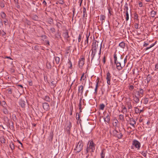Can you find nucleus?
<instances>
[{
    "label": "nucleus",
    "mask_w": 158,
    "mask_h": 158,
    "mask_svg": "<svg viewBox=\"0 0 158 158\" xmlns=\"http://www.w3.org/2000/svg\"><path fill=\"white\" fill-rule=\"evenodd\" d=\"M103 119L106 123H110V116L108 114H106V117L103 118Z\"/></svg>",
    "instance_id": "obj_13"
},
{
    "label": "nucleus",
    "mask_w": 158,
    "mask_h": 158,
    "mask_svg": "<svg viewBox=\"0 0 158 158\" xmlns=\"http://www.w3.org/2000/svg\"><path fill=\"white\" fill-rule=\"evenodd\" d=\"M72 127L71 123L70 122H69L68 123L67 127L65 128V130L67 132V133L68 134H69L70 133V130L71 128Z\"/></svg>",
    "instance_id": "obj_9"
},
{
    "label": "nucleus",
    "mask_w": 158,
    "mask_h": 158,
    "mask_svg": "<svg viewBox=\"0 0 158 158\" xmlns=\"http://www.w3.org/2000/svg\"><path fill=\"white\" fill-rule=\"evenodd\" d=\"M92 49H101L102 48V43L94 40L93 42L92 45Z\"/></svg>",
    "instance_id": "obj_5"
},
{
    "label": "nucleus",
    "mask_w": 158,
    "mask_h": 158,
    "mask_svg": "<svg viewBox=\"0 0 158 158\" xmlns=\"http://www.w3.org/2000/svg\"><path fill=\"white\" fill-rule=\"evenodd\" d=\"M124 10H126V12L127 13V11H128V7L127 6V3L125 4V5L124 6Z\"/></svg>",
    "instance_id": "obj_45"
},
{
    "label": "nucleus",
    "mask_w": 158,
    "mask_h": 158,
    "mask_svg": "<svg viewBox=\"0 0 158 158\" xmlns=\"http://www.w3.org/2000/svg\"><path fill=\"white\" fill-rule=\"evenodd\" d=\"M141 154H142V155L144 157H146V155H147L146 152H142Z\"/></svg>",
    "instance_id": "obj_57"
},
{
    "label": "nucleus",
    "mask_w": 158,
    "mask_h": 158,
    "mask_svg": "<svg viewBox=\"0 0 158 158\" xmlns=\"http://www.w3.org/2000/svg\"><path fill=\"white\" fill-rule=\"evenodd\" d=\"M105 105L103 104H102L100 105V109L102 110H103L105 107Z\"/></svg>",
    "instance_id": "obj_49"
},
{
    "label": "nucleus",
    "mask_w": 158,
    "mask_h": 158,
    "mask_svg": "<svg viewBox=\"0 0 158 158\" xmlns=\"http://www.w3.org/2000/svg\"><path fill=\"white\" fill-rule=\"evenodd\" d=\"M127 106L129 109H131L132 108V106L131 103H128L127 104Z\"/></svg>",
    "instance_id": "obj_47"
},
{
    "label": "nucleus",
    "mask_w": 158,
    "mask_h": 158,
    "mask_svg": "<svg viewBox=\"0 0 158 158\" xmlns=\"http://www.w3.org/2000/svg\"><path fill=\"white\" fill-rule=\"evenodd\" d=\"M50 30L52 33H54L55 32V29L53 27L51 28Z\"/></svg>",
    "instance_id": "obj_51"
},
{
    "label": "nucleus",
    "mask_w": 158,
    "mask_h": 158,
    "mask_svg": "<svg viewBox=\"0 0 158 158\" xmlns=\"http://www.w3.org/2000/svg\"><path fill=\"white\" fill-rule=\"evenodd\" d=\"M56 81H52L51 82V85L54 87L56 86Z\"/></svg>",
    "instance_id": "obj_30"
},
{
    "label": "nucleus",
    "mask_w": 158,
    "mask_h": 158,
    "mask_svg": "<svg viewBox=\"0 0 158 158\" xmlns=\"http://www.w3.org/2000/svg\"><path fill=\"white\" fill-rule=\"evenodd\" d=\"M139 27V23H135L134 25L135 28L136 29H138V28Z\"/></svg>",
    "instance_id": "obj_54"
},
{
    "label": "nucleus",
    "mask_w": 158,
    "mask_h": 158,
    "mask_svg": "<svg viewBox=\"0 0 158 158\" xmlns=\"http://www.w3.org/2000/svg\"><path fill=\"white\" fill-rule=\"evenodd\" d=\"M96 144L94 143L92 140H89L87 144L86 148V153H88L90 150V152H94L95 149Z\"/></svg>",
    "instance_id": "obj_2"
},
{
    "label": "nucleus",
    "mask_w": 158,
    "mask_h": 158,
    "mask_svg": "<svg viewBox=\"0 0 158 158\" xmlns=\"http://www.w3.org/2000/svg\"><path fill=\"white\" fill-rule=\"evenodd\" d=\"M87 16V14H86V8H85V7H84L83 8V17H86Z\"/></svg>",
    "instance_id": "obj_20"
},
{
    "label": "nucleus",
    "mask_w": 158,
    "mask_h": 158,
    "mask_svg": "<svg viewBox=\"0 0 158 158\" xmlns=\"http://www.w3.org/2000/svg\"><path fill=\"white\" fill-rule=\"evenodd\" d=\"M111 78V76L110 73L108 72L106 74V79L107 81V83L108 85H110V81Z\"/></svg>",
    "instance_id": "obj_8"
},
{
    "label": "nucleus",
    "mask_w": 158,
    "mask_h": 158,
    "mask_svg": "<svg viewBox=\"0 0 158 158\" xmlns=\"http://www.w3.org/2000/svg\"><path fill=\"white\" fill-rule=\"evenodd\" d=\"M113 135L114 136L119 139H121L123 137V134L120 131H118L116 130H114L113 131Z\"/></svg>",
    "instance_id": "obj_6"
},
{
    "label": "nucleus",
    "mask_w": 158,
    "mask_h": 158,
    "mask_svg": "<svg viewBox=\"0 0 158 158\" xmlns=\"http://www.w3.org/2000/svg\"><path fill=\"white\" fill-rule=\"evenodd\" d=\"M139 6L140 7H142L143 6V4L142 2H138Z\"/></svg>",
    "instance_id": "obj_56"
},
{
    "label": "nucleus",
    "mask_w": 158,
    "mask_h": 158,
    "mask_svg": "<svg viewBox=\"0 0 158 158\" xmlns=\"http://www.w3.org/2000/svg\"><path fill=\"white\" fill-rule=\"evenodd\" d=\"M43 107L44 110L46 111H47L50 109L49 105L47 103L45 102L43 103Z\"/></svg>",
    "instance_id": "obj_11"
},
{
    "label": "nucleus",
    "mask_w": 158,
    "mask_h": 158,
    "mask_svg": "<svg viewBox=\"0 0 158 158\" xmlns=\"http://www.w3.org/2000/svg\"><path fill=\"white\" fill-rule=\"evenodd\" d=\"M82 33H80L79 34L78 37V42H82L81 41L82 40Z\"/></svg>",
    "instance_id": "obj_27"
},
{
    "label": "nucleus",
    "mask_w": 158,
    "mask_h": 158,
    "mask_svg": "<svg viewBox=\"0 0 158 158\" xmlns=\"http://www.w3.org/2000/svg\"><path fill=\"white\" fill-rule=\"evenodd\" d=\"M55 38H57V39H59L61 38V34L59 32H57L55 34Z\"/></svg>",
    "instance_id": "obj_24"
},
{
    "label": "nucleus",
    "mask_w": 158,
    "mask_h": 158,
    "mask_svg": "<svg viewBox=\"0 0 158 158\" xmlns=\"http://www.w3.org/2000/svg\"><path fill=\"white\" fill-rule=\"evenodd\" d=\"M55 61L56 62V63L57 64H59L60 61V58L58 57H55Z\"/></svg>",
    "instance_id": "obj_28"
},
{
    "label": "nucleus",
    "mask_w": 158,
    "mask_h": 158,
    "mask_svg": "<svg viewBox=\"0 0 158 158\" xmlns=\"http://www.w3.org/2000/svg\"><path fill=\"white\" fill-rule=\"evenodd\" d=\"M149 101L148 98H144V104H147Z\"/></svg>",
    "instance_id": "obj_46"
},
{
    "label": "nucleus",
    "mask_w": 158,
    "mask_h": 158,
    "mask_svg": "<svg viewBox=\"0 0 158 158\" xmlns=\"http://www.w3.org/2000/svg\"><path fill=\"white\" fill-rule=\"evenodd\" d=\"M135 112L136 114H138L139 113V110L138 108L137 107H135Z\"/></svg>",
    "instance_id": "obj_44"
},
{
    "label": "nucleus",
    "mask_w": 158,
    "mask_h": 158,
    "mask_svg": "<svg viewBox=\"0 0 158 158\" xmlns=\"http://www.w3.org/2000/svg\"><path fill=\"white\" fill-rule=\"evenodd\" d=\"M106 17L105 15H101L100 17V20L102 21V24L104 22L103 21L105 20Z\"/></svg>",
    "instance_id": "obj_26"
},
{
    "label": "nucleus",
    "mask_w": 158,
    "mask_h": 158,
    "mask_svg": "<svg viewBox=\"0 0 158 158\" xmlns=\"http://www.w3.org/2000/svg\"><path fill=\"white\" fill-rule=\"evenodd\" d=\"M156 14V12L154 10H152L151 12V16L152 17H154Z\"/></svg>",
    "instance_id": "obj_29"
},
{
    "label": "nucleus",
    "mask_w": 158,
    "mask_h": 158,
    "mask_svg": "<svg viewBox=\"0 0 158 158\" xmlns=\"http://www.w3.org/2000/svg\"><path fill=\"white\" fill-rule=\"evenodd\" d=\"M5 1L4 0H0V6L1 8H3L5 6Z\"/></svg>",
    "instance_id": "obj_23"
},
{
    "label": "nucleus",
    "mask_w": 158,
    "mask_h": 158,
    "mask_svg": "<svg viewBox=\"0 0 158 158\" xmlns=\"http://www.w3.org/2000/svg\"><path fill=\"white\" fill-rule=\"evenodd\" d=\"M156 41H155L154 43L152 44L150 46H148L147 47L145 48V49H149L152 48V47L153 46L155 45V44H156Z\"/></svg>",
    "instance_id": "obj_34"
},
{
    "label": "nucleus",
    "mask_w": 158,
    "mask_h": 158,
    "mask_svg": "<svg viewBox=\"0 0 158 158\" xmlns=\"http://www.w3.org/2000/svg\"><path fill=\"white\" fill-rule=\"evenodd\" d=\"M116 65V68L119 70H121L123 67L121 66V64L120 62H116L115 64Z\"/></svg>",
    "instance_id": "obj_18"
},
{
    "label": "nucleus",
    "mask_w": 158,
    "mask_h": 158,
    "mask_svg": "<svg viewBox=\"0 0 158 158\" xmlns=\"http://www.w3.org/2000/svg\"><path fill=\"white\" fill-rule=\"evenodd\" d=\"M63 36L64 38V40L66 42L69 43L70 42L71 39L70 36L69 35V33L68 31H67L66 32L63 33Z\"/></svg>",
    "instance_id": "obj_7"
},
{
    "label": "nucleus",
    "mask_w": 158,
    "mask_h": 158,
    "mask_svg": "<svg viewBox=\"0 0 158 158\" xmlns=\"http://www.w3.org/2000/svg\"><path fill=\"white\" fill-rule=\"evenodd\" d=\"M130 124L133 127H135V125L136 124V122L135 119L133 118H131L130 119Z\"/></svg>",
    "instance_id": "obj_16"
},
{
    "label": "nucleus",
    "mask_w": 158,
    "mask_h": 158,
    "mask_svg": "<svg viewBox=\"0 0 158 158\" xmlns=\"http://www.w3.org/2000/svg\"><path fill=\"white\" fill-rule=\"evenodd\" d=\"M80 117V115L78 113H77L76 115V118L77 120H79Z\"/></svg>",
    "instance_id": "obj_50"
},
{
    "label": "nucleus",
    "mask_w": 158,
    "mask_h": 158,
    "mask_svg": "<svg viewBox=\"0 0 158 158\" xmlns=\"http://www.w3.org/2000/svg\"><path fill=\"white\" fill-rule=\"evenodd\" d=\"M88 40L89 39H86L85 40L84 46L83 48H85L87 47L88 46Z\"/></svg>",
    "instance_id": "obj_22"
},
{
    "label": "nucleus",
    "mask_w": 158,
    "mask_h": 158,
    "mask_svg": "<svg viewBox=\"0 0 158 158\" xmlns=\"http://www.w3.org/2000/svg\"><path fill=\"white\" fill-rule=\"evenodd\" d=\"M144 94V90L142 89H140L139 91L137 92V95L139 97H142Z\"/></svg>",
    "instance_id": "obj_12"
},
{
    "label": "nucleus",
    "mask_w": 158,
    "mask_h": 158,
    "mask_svg": "<svg viewBox=\"0 0 158 158\" xmlns=\"http://www.w3.org/2000/svg\"><path fill=\"white\" fill-rule=\"evenodd\" d=\"M76 148L74 150L76 151V153H78L83 149V143L82 141L80 140L78 143H76Z\"/></svg>",
    "instance_id": "obj_4"
},
{
    "label": "nucleus",
    "mask_w": 158,
    "mask_h": 158,
    "mask_svg": "<svg viewBox=\"0 0 158 158\" xmlns=\"http://www.w3.org/2000/svg\"><path fill=\"white\" fill-rule=\"evenodd\" d=\"M5 19V20L4 21V24L6 26V25L7 24H6V23L7 22H8V19H7L6 18L5 19Z\"/></svg>",
    "instance_id": "obj_59"
},
{
    "label": "nucleus",
    "mask_w": 158,
    "mask_h": 158,
    "mask_svg": "<svg viewBox=\"0 0 158 158\" xmlns=\"http://www.w3.org/2000/svg\"><path fill=\"white\" fill-rule=\"evenodd\" d=\"M108 10L109 11V13L110 14V16L112 14V12L111 11L110 9L109 8L108 9Z\"/></svg>",
    "instance_id": "obj_58"
},
{
    "label": "nucleus",
    "mask_w": 158,
    "mask_h": 158,
    "mask_svg": "<svg viewBox=\"0 0 158 158\" xmlns=\"http://www.w3.org/2000/svg\"><path fill=\"white\" fill-rule=\"evenodd\" d=\"M81 100H82V98H81L80 99L79 103V109H80L81 110L80 111H81Z\"/></svg>",
    "instance_id": "obj_40"
},
{
    "label": "nucleus",
    "mask_w": 158,
    "mask_h": 158,
    "mask_svg": "<svg viewBox=\"0 0 158 158\" xmlns=\"http://www.w3.org/2000/svg\"><path fill=\"white\" fill-rule=\"evenodd\" d=\"M69 65V68L70 69H71L72 67V62H71V61H70V60H69V61L68 62Z\"/></svg>",
    "instance_id": "obj_53"
},
{
    "label": "nucleus",
    "mask_w": 158,
    "mask_h": 158,
    "mask_svg": "<svg viewBox=\"0 0 158 158\" xmlns=\"http://www.w3.org/2000/svg\"><path fill=\"white\" fill-rule=\"evenodd\" d=\"M105 152H104L103 150H102L100 154L101 158H104L105 156Z\"/></svg>",
    "instance_id": "obj_35"
},
{
    "label": "nucleus",
    "mask_w": 158,
    "mask_h": 158,
    "mask_svg": "<svg viewBox=\"0 0 158 158\" xmlns=\"http://www.w3.org/2000/svg\"><path fill=\"white\" fill-rule=\"evenodd\" d=\"M73 16H74V13H75V8H73Z\"/></svg>",
    "instance_id": "obj_62"
},
{
    "label": "nucleus",
    "mask_w": 158,
    "mask_h": 158,
    "mask_svg": "<svg viewBox=\"0 0 158 158\" xmlns=\"http://www.w3.org/2000/svg\"><path fill=\"white\" fill-rule=\"evenodd\" d=\"M114 123H113L114 126L115 127H117L118 126V121L116 118L114 119Z\"/></svg>",
    "instance_id": "obj_21"
},
{
    "label": "nucleus",
    "mask_w": 158,
    "mask_h": 158,
    "mask_svg": "<svg viewBox=\"0 0 158 158\" xmlns=\"http://www.w3.org/2000/svg\"><path fill=\"white\" fill-rule=\"evenodd\" d=\"M29 84L30 85L32 86L33 85V83L32 82V81H29Z\"/></svg>",
    "instance_id": "obj_64"
},
{
    "label": "nucleus",
    "mask_w": 158,
    "mask_h": 158,
    "mask_svg": "<svg viewBox=\"0 0 158 158\" xmlns=\"http://www.w3.org/2000/svg\"><path fill=\"white\" fill-rule=\"evenodd\" d=\"M123 112H125V113H127V109L124 106V107H123Z\"/></svg>",
    "instance_id": "obj_55"
},
{
    "label": "nucleus",
    "mask_w": 158,
    "mask_h": 158,
    "mask_svg": "<svg viewBox=\"0 0 158 158\" xmlns=\"http://www.w3.org/2000/svg\"><path fill=\"white\" fill-rule=\"evenodd\" d=\"M119 46L122 48H124L125 47V44L123 42H122L119 44Z\"/></svg>",
    "instance_id": "obj_36"
},
{
    "label": "nucleus",
    "mask_w": 158,
    "mask_h": 158,
    "mask_svg": "<svg viewBox=\"0 0 158 158\" xmlns=\"http://www.w3.org/2000/svg\"><path fill=\"white\" fill-rule=\"evenodd\" d=\"M0 33L2 34L3 37L5 38L6 37V33L3 31H1L0 30Z\"/></svg>",
    "instance_id": "obj_43"
},
{
    "label": "nucleus",
    "mask_w": 158,
    "mask_h": 158,
    "mask_svg": "<svg viewBox=\"0 0 158 158\" xmlns=\"http://www.w3.org/2000/svg\"><path fill=\"white\" fill-rule=\"evenodd\" d=\"M139 97H138L137 96H135L134 97L133 100L136 103H138L139 102Z\"/></svg>",
    "instance_id": "obj_19"
},
{
    "label": "nucleus",
    "mask_w": 158,
    "mask_h": 158,
    "mask_svg": "<svg viewBox=\"0 0 158 158\" xmlns=\"http://www.w3.org/2000/svg\"><path fill=\"white\" fill-rule=\"evenodd\" d=\"M3 110V113L6 114H8L9 113V111L6 107H4Z\"/></svg>",
    "instance_id": "obj_33"
},
{
    "label": "nucleus",
    "mask_w": 158,
    "mask_h": 158,
    "mask_svg": "<svg viewBox=\"0 0 158 158\" xmlns=\"http://www.w3.org/2000/svg\"><path fill=\"white\" fill-rule=\"evenodd\" d=\"M84 88L82 85L79 86L78 88V93H81V94L82 95Z\"/></svg>",
    "instance_id": "obj_14"
},
{
    "label": "nucleus",
    "mask_w": 158,
    "mask_h": 158,
    "mask_svg": "<svg viewBox=\"0 0 158 158\" xmlns=\"http://www.w3.org/2000/svg\"><path fill=\"white\" fill-rule=\"evenodd\" d=\"M99 81V78L98 77V79L96 81V86H95V89L94 90V93L95 94L97 95V91L98 87V84Z\"/></svg>",
    "instance_id": "obj_15"
},
{
    "label": "nucleus",
    "mask_w": 158,
    "mask_h": 158,
    "mask_svg": "<svg viewBox=\"0 0 158 158\" xmlns=\"http://www.w3.org/2000/svg\"><path fill=\"white\" fill-rule=\"evenodd\" d=\"M116 51L114 52V61L115 64H116V62L117 60V56L116 54Z\"/></svg>",
    "instance_id": "obj_31"
},
{
    "label": "nucleus",
    "mask_w": 158,
    "mask_h": 158,
    "mask_svg": "<svg viewBox=\"0 0 158 158\" xmlns=\"http://www.w3.org/2000/svg\"><path fill=\"white\" fill-rule=\"evenodd\" d=\"M158 69V64H157L155 65V70H157Z\"/></svg>",
    "instance_id": "obj_60"
},
{
    "label": "nucleus",
    "mask_w": 158,
    "mask_h": 158,
    "mask_svg": "<svg viewBox=\"0 0 158 158\" xmlns=\"http://www.w3.org/2000/svg\"><path fill=\"white\" fill-rule=\"evenodd\" d=\"M9 146L12 150L14 149L15 146L13 143H10L9 145Z\"/></svg>",
    "instance_id": "obj_41"
},
{
    "label": "nucleus",
    "mask_w": 158,
    "mask_h": 158,
    "mask_svg": "<svg viewBox=\"0 0 158 158\" xmlns=\"http://www.w3.org/2000/svg\"><path fill=\"white\" fill-rule=\"evenodd\" d=\"M101 50L97 52V50H91L90 51L89 54L91 53V63L93 61L94 57H96L94 60V63L96 65H98L100 62V55L101 53Z\"/></svg>",
    "instance_id": "obj_1"
},
{
    "label": "nucleus",
    "mask_w": 158,
    "mask_h": 158,
    "mask_svg": "<svg viewBox=\"0 0 158 158\" xmlns=\"http://www.w3.org/2000/svg\"><path fill=\"white\" fill-rule=\"evenodd\" d=\"M83 0H79V3H80V6H81Z\"/></svg>",
    "instance_id": "obj_63"
},
{
    "label": "nucleus",
    "mask_w": 158,
    "mask_h": 158,
    "mask_svg": "<svg viewBox=\"0 0 158 158\" xmlns=\"http://www.w3.org/2000/svg\"><path fill=\"white\" fill-rule=\"evenodd\" d=\"M42 4L44 6L47 5V3L45 0H43L42 2Z\"/></svg>",
    "instance_id": "obj_61"
},
{
    "label": "nucleus",
    "mask_w": 158,
    "mask_h": 158,
    "mask_svg": "<svg viewBox=\"0 0 158 158\" xmlns=\"http://www.w3.org/2000/svg\"><path fill=\"white\" fill-rule=\"evenodd\" d=\"M1 105L3 107V108L6 107V106H7L6 103L4 101H3L1 102Z\"/></svg>",
    "instance_id": "obj_42"
},
{
    "label": "nucleus",
    "mask_w": 158,
    "mask_h": 158,
    "mask_svg": "<svg viewBox=\"0 0 158 158\" xmlns=\"http://www.w3.org/2000/svg\"><path fill=\"white\" fill-rule=\"evenodd\" d=\"M32 18L33 20L36 21L38 20L39 19L38 16L36 15H33L32 17Z\"/></svg>",
    "instance_id": "obj_39"
},
{
    "label": "nucleus",
    "mask_w": 158,
    "mask_h": 158,
    "mask_svg": "<svg viewBox=\"0 0 158 158\" xmlns=\"http://www.w3.org/2000/svg\"><path fill=\"white\" fill-rule=\"evenodd\" d=\"M0 15L2 19H4L6 18V15L4 12H1L0 13Z\"/></svg>",
    "instance_id": "obj_25"
},
{
    "label": "nucleus",
    "mask_w": 158,
    "mask_h": 158,
    "mask_svg": "<svg viewBox=\"0 0 158 158\" xmlns=\"http://www.w3.org/2000/svg\"><path fill=\"white\" fill-rule=\"evenodd\" d=\"M126 21H127L129 19V14L128 13V11H127V13H126Z\"/></svg>",
    "instance_id": "obj_48"
},
{
    "label": "nucleus",
    "mask_w": 158,
    "mask_h": 158,
    "mask_svg": "<svg viewBox=\"0 0 158 158\" xmlns=\"http://www.w3.org/2000/svg\"><path fill=\"white\" fill-rule=\"evenodd\" d=\"M7 91L8 92V93L9 94H11L12 93V90L11 89H7Z\"/></svg>",
    "instance_id": "obj_52"
},
{
    "label": "nucleus",
    "mask_w": 158,
    "mask_h": 158,
    "mask_svg": "<svg viewBox=\"0 0 158 158\" xmlns=\"http://www.w3.org/2000/svg\"><path fill=\"white\" fill-rule=\"evenodd\" d=\"M44 99L47 102H49L50 101V99L49 97L48 96H45L44 97Z\"/></svg>",
    "instance_id": "obj_38"
},
{
    "label": "nucleus",
    "mask_w": 158,
    "mask_h": 158,
    "mask_svg": "<svg viewBox=\"0 0 158 158\" xmlns=\"http://www.w3.org/2000/svg\"><path fill=\"white\" fill-rule=\"evenodd\" d=\"M85 59L83 58H81L78 62V64L79 67L81 68L83 66L84 64Z\"/></svg>",
    "instance_id": "obj_10"
},
{
    "label": "nucleus",
    "mask_w": 158,
    "mask_h": 158,
    "mask_svg": "<svg viewBox=\"0 0 158 158\" xmlns=\"http://www.w3.org/2000/svg\"><path fill=\"white\" fill-rule=\"evenodd\" d=\"M141 147L140 143L136 139H134L132 141L131 148L132 149L139 150Z\"/></svg>",
    "instance_id": "obj_3"
},
{
    "label": "nucleus",
    "mask_w": 158,
    "mask_h": 158,
    "mask_svg": "<svg viewBox=\"0 0 158 158\" xmlns=\"http://www.w3.org/2000/svg\"><path fill=\"white\" fill-rule=\"evenodd\" d=\"M119 119L122 121V122H124V116L123 114H120L119 115Z\"/></svg>",
    "instance_id": "obj_37"
},
{
    "label": "nucleus",
    "mask_w": 158,
    "mask_h": 158,
    "mask_svg": "<svg viewBox=\"0 0 158 158\" xmlns=\"http://www.w3.org/2000/svg\"><path fill=\"white\" fill-rule=\"evenodd\" d=\"M19 105L22 107H24L25 105V102L22 100H20L19 102Z\"/></svg>",
    "instance_id": "obj_17"
},
{
    "label": "nucleus",
    "mask_w": 158,
    "mask_h": 158,
    "mask_svg": "<svg viewBox=\"0 0 158 158\" xmlns=\"http://www.w3.org/2000/svg\"><path fill=\"white\" fill-rule=\"evenodd\" d=\"M152 76L150 74H148L147 77V83H149L151 81Z\"/></svg>",
    "instance_id": "obj_32"
}]
</instances>
